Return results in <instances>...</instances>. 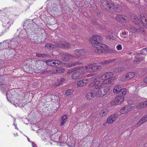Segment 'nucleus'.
Here are the masks:
<instances>
[{
  "label": "nucleus",
  "mask_w": 147,
  "mask_h": 147,
  "mask_svg": "<svg viewBox=\"0 0 147 147\" xmlns=\"http://www.w3.org/2000/svg\"><path fill=\"white\" fill-rule=\"evenodd\" d=\"M18 37H16L13 38L11 40V43L12 42H14L15 43H18Z\"/></svg>",
  "instance_id": "c9c22d12"
},
{
  "label": "nucleus",
  "mask_w": 147,
  "mask_h": 147,
  "mask_svg": "<svg viewBox=\"0 0 147 147\" xmlns=\"http://www.w3.org/2000/svg\"><path fill=\"white\" fill-rule=\"evenodd\" d=\"M119 71H120V72L121 71H123L125 69L123 67H121L119 68Z\"/></svg>",
  "instance_id": "3c124183"
},
{
  "label": "nucleus",
  "mask_w": 147,
  "mask_h": 147,
  "mask_svg": "<svg viewBox=\"0 0 147 147\" xmlns=\"http://www.w3.org/2000/svg\"><path fill=\"white\" fill-rule=\"evenodd\" d=\"M83 50H76L74 52V56L72 55L67 54L64 55L63 59L65 61H67L71 59H74V58H78L80 57L82 54Z\"/></svg>",
  "instance_id": "20e7f679"
},
{
  "label": "nucleus",
  "mask_w": 147,
  "mask_h": 147,
  "mask_svg": "<svg viewBox=\"0 0 147 147\" xmlns=\"http://www.w3.org/2000/svg\"><path fill=\"white\" fill-rule=\"evenodd\" d=\"M65 81V79L64 78H61L58 80V84L57 86L62 84Z\"/></svg>",
  "instance_id": "7c9ffc66"
},
{
  "label": "nucleus",
  "mask_w": 147,
  "mask_h": 147,
  "mask_svg": "<svg viewBox=\"0 0 147 147\" xmlns=\"http://www.w3.org/2000/svg\"><path fill=\"white\" fill-rule=\"evenodd\" d=\"M92 78H94V80H96L97 79H98V77L96 76V77H93Z\"/></svg>",
  "instance_id": "5fc2aeb1"
},
{
  "label": "nucleus",
  "mask_w": 147,
  "mask_h": 147,
  "mask_svg": "<svg viewBox=\"0 0 147 147\" xmlns=\"http://www.w3.org/2000/svg\"><path fill=\"white\" fill-rule=\"evenodd\" d=\"M47 64L50 66L57 67L60 64L61 62L57 60H50L46 61Z\"/></svg>",
  "instance_id": "f8f14e48"
},
{
  "label": "nucleus",
  "mask_w": 147,
  "mask_h": 147,
  "mask_svg": "<svg viewBox=\"0 0 147 147\" xmlns=\"http://www.w3.org/2000/svg\"><path fill=\"white\" fill-rule=\"evenodd\" d=\"M10 51L11 52H12V53H13L12 55H15V53H16V51L13 49H11L10 50ZM11 55H12V54H11Z\"/></svg>",
  "instance_id": "49530a36"
},
{
  "label": "nucleus",
  "mask_w": 147,
  "mask_h": 147,
  "mask_svg": "<svg viewBox=\"0 0 147 147\" xmlns=\"http://www.w3.org/2000/svg\"><path fill=\"white\" fill-rule=\"evenodd\" d=\"M36 56L39 57H42L43 58L46 57L48 56L47 55L40 53H36Z\"/></svg>",
  "instance_id": "c756f323"
},
{
  "label": "nucleus",
  "mask_w": 147,
  "mask_h": 147,
  "mask_svg": "<svg viewBox=\"0 0 147 147\" xmlns=\"http://www.w3.org/2000/svg\"><path fill=\"white\" fill-rule=\"evenodd\" d=\"M89 80L88 79H84L78 81L77 83L78 87H82L86 85Z\"/></svg>",
  "instance_id": "f3484780"
},
{
  "label": "nucleus",
  "mask_w": 147,
  "mask_h": 147,
  "mask_svg": "<svg viewBox=\"0 0 147 147\" xmlns=\"http://www.w3.org/2000/svg\"><path fill=\"white\" fill-rule=\"evenodd\" d=\"M102 6L106 9H112L117 12H120L121 10L122 7L121 5L117 3L112 4L111 3L106 0L102 1Z\"/></svg>",
  "instance_id": "f257e3e1"
},
{
  "label": "nucleus",
  "mask_w": 147,
  "mask_h": 147,
  "mask_svg": "<svg viewBox=\"0 0 147 147\" xmlns=\"http://www.w3.org/2000/svg\"><path fill=\"white\" fill-rule=\"evenodd\" d=\"M143 103L145 107L147 106V101L144 102Z\"/></svg>",
  "instance_id": "864d4df0"
},
{
  "label": "nucleus",
  "mask_w": 147,
  "mask_h": 147,
  "mask_svg": "<svg viewBox=\"0 0 147 147\" xmlns=\"http://www.w3.org/2000/svg\"><path fill=\"white\" fill-rule=\"evenodd\" d=\"M115 19L117 21L119 22H125L127 20V17L122 15H117L115 17Z\"/></svg>",
  "instance_id": "dca6fc26"
},
{
  "label": "nucleus",
  "mask_w": 147,
  "mask_h": 147,
  "mask_svg": "<svg viewBox=\"0 0 147 147\" xmlns=\"http://www.w3.org/2000/svg\"><path fill=\"white\" fill-rule=\"evenodd\" d=\"M95 96L94 91L91 90L88 92L86 95V97L88 100L93 99Z\"/></svg>",
  "instance_id": "6ab92c4d"
},
{
  "label": "nucleus",
  "mask_w": 147,
  "mask_h": 147,
  "mask_svg": "<svg viewBox=\"0 0 147 147\" xmlns=\"http://www.w3.org/2000/svg\"><path fill=\"white\" fill-rule=\"evenodd\" d=\"M102 45H105V46H107V45H105V44H102Z\"/></svg>",
  "instance_id": "0e129e2a"
},
{
  "label": "nucleus",
  "mask_w": 147,
  "mask_h": 147,
  "mask_svg": "<svg viewBox=\"0 0 147 147\" xmlns=\"http://www.w3.org/2000/svg\"><path fill=\"white\" fill-rule=\"evenodd\" d=\"M105 36L107 38L112 39H113V36H112L109 35V34H107Z\"/></svg>",
  "instance_id": "37998d69"
},
{
  "label": "nucleus",
  "mask_w": 147,
  "mask_h": 147,
  "mask_svg": "<svg viewBox=\"0 0 147 147\" xmlns=\"http://www.w3.org/2000/svg\"><path fill=\"white\" fill-rule=\"evenodd\" d=\"M57 67L55 68L56 70V73L61 74L63 73L64 72L65 70L59 67L58 66H57Z\"/></svg>",
  "instance_id": "b1692460"
},
{
  "label": "nucleus",
  "mask_w": 147,
  "mask_h": 147,
  "mask_svg": "<svg viewBox=\"0 0 147 147\" xmlns=\"http://www.w3.org/2000/svg\"><path fill=\"white\" fill-rule=\"evenodd\" d=\"M144 58L143 57H138L137 58H135V59L134 60V63H140L141 61Z\"/></svg>",
  "instance_id": "cd10ccee"
},
{
  "label": "nucleus",
  "mask_w": 147,
  "mask_h": 147,
  "mask_svg": "<svg viewBox=\"0 0 147 147\" xmlns=\"http://www.w3.org/2000/svg\"><path fill=\"white\" fill-rule=\"evenodd\" d=\"M119 68H116L114 70V72L115 73H120Z\"/></svg>",
  "instance_id": "c03bdc74"
},
{
  "label": "nucleus",
  "mask_w": 147,
  "mask_h": 147,
  "mask_svg": "<svg viewBox=\"0 0 147 147\" xmlns=\"http://www.w3.org/2000/svg\"><path fill=\"white\" fill-rule=\"evenodd\" d=\"M147 121V115H145L137 123L138 126H140Z\"/></svg>",
  "instance_id": "412c9836"
},
{
  "label": "nucleus",
  "mask_w": 147,
  "mask_h": 147,
  "mask_svg": "<svg viewBox=\"0 0 147 147\" xmlns=\"http://www.w3.org/2000/svg\"><path fill=\"white\" fill-rule=\"evenodd\" d=\"M131 102V100H129V101H128V102Z\"/></svg>",
  "instance_id": "e2e57ef3"
},
{
  "label": "nucleus",
  "mask_w": 147,
  "mask_h": 147,
  "mask_svg": "<svg viewBox=\"0 0 147 147\" xmlns=\"http://www.w3.org/2000/svg\"><path fill=\"white\" fill-rule=\"evenodd\" d=\"M113 76V74L112 73H107L102 76L100 78H102L104 76L105 79L103 80V83H105L106 84H111L112 82V77Z\"/></svg>",
  "instance_id": "9d476101"
},
{
  "label": "nucleus",
  "mask_w": 147,
  "mask_h": 147,
  "mask_svg": "<svg viewBox=\"0 0 147 147\" xmlns=\"http://www.w3.org/2000/svg\"><path fill=\"white\" fill-rule=\"evenodd\" d=\"M129 30L132 33H135L139 32V30L136 29L135 27H133V26L129 25Z\"/></svg>",
  "instance_id": "a878e982"
},
{
  "label": "nucleus",
  "mask_w": 147,
  "mask_h": 147,
  "mask_svg": "<svg viewBox=\"0 0 147 147\" xmlns=\"http://www.w3.org/2000/svg\"><path fill=\"white\" fill-rule=\"evenodd\" d=\"M124 100L123 96H117L116 97L114 101H112L111 104L113 105H116L120 104L121 102H123Z\"/></svg>",
  "instance_id": "ddd939ff"
},
{
  "label": "nucleus",
  "mask_w": 147,
  "mask_h": 147,
  "mask_svg": "<svg viewBox=\"0 0 147 147\" xmlns=\"http://www.w3.org/2000/svg\"><path fill=\"white\" fill-rule=\"evenodd\" d=\"M92 64L87 65L85 67L83 66H77L74 67L73 70V71L82 69L86 70V72L92 73L93 72V68Z\"/></svg>",
  "instance_id": "423d86ee"
},
{
  "label": "nucleus",
  "mask_w": 147,
  "mask_h": 147,
  "mask_svg": "<svg viewBox=\"0 0 147 147\" xmlns=\"http://www.w3.org/2000/svg\"><path fill=\"white\" fill-rule=\"evenodd\" d=\"M18 36L20 37L23 38L25 37L26 35L25 34L23 33V31H22L20 32Z\"/></svg>",
  "instance_id": "4c0bfd02"
},
{
  "label": "nucleus",
  "mask_w": 147,
  "mask_h": 147,
  "mask_svg": "<svg viewBox=\"0 0 147 147\" xmlns=\"http://www.w3.org/2000/svg\"><path fill=\"white\" fill-rule=\"evenodd\" d=\"M135 75V73L134 72H131L127 73L124 75L122 76L123 80L124 81H126L130 80L133 78Z\"/></svg>",
  "instance_id": "4468645a"
},
{
  "label": "nucleus",
  "mask_w": 147,
  "mask_h": 147,
  "mask_svg": "<svg viewBox=\"0 0 147 147\" xmlns=\"http://www.w3.org/2000/svg\"><path fill=\"white\" fill-rule=\"evenodd\" d=\"M139 17L144 27L147 28V16L146 17L144 13L139 15Z\"/></svg>",
  "instance_id": "2eb2a0df"
},
{
  "label": "nucleus",
  "mask_w": 147,
  "mask_h": 147,
  "mask_svg": "<svg viewBox=\"0 0 147 147\" xmlns=\"http://www.w3.org/2000/svg\"><path fill=\"white\" fill-rule=\"evenodd\" d=\"M4 59V58H3V59L2 58H1V57L0 58V59H2V60H3Z\"/></svg>",
  "instance_id": "052dcab7"
},
{
  "label": "nucleus",
  "mask_w": 147,
  "mask_h": 147,
  "mask_svg": "<svg viewBox=\"0 0 147 147\" xmlns=\"http://www.w3.org/2000/svg\"><path fill=\"white\" fill-rule=\"evenodd\" d=\"M121 36L122 38H126L127 37V35H121Z\"/></svg>",
  "instance_id": "4d7b16f0"
},
{
  "label": "nucleus",
  "mask_w": 147,
  "mask_h": 147,
  "mask_svg": "<svg viewBox=\"0 0 147 147\" xmlns=\"http://www.w3.org/2000/svg\"><path fill=\"white\" fill-rule=\"evenodd\" d=\"M16 119H14V123H13V125L15 126V127L16 129H18L17 128V124L16 123Z\"/></svg>",
  "instance_id": "de8ad7c7"
},
{
  "label": "nucleus",
  "mask_w": 147,
  "mask_h": 147,
  "mask_svg": "<svg viewBox=\"0 0 147 147\" xmlns=\"http://www.w3.org/2000/svg\"><path fill=\"white\" fill-rule=\"evenodd\" d=\"M139 30V32H141L143 34H145V31L144 28L142 27H140L139 29H138Z\"/></svg>",
  "instance_id": "79ce46f5"
},
{
  "label": "nucleus",
  "mask_w": 147,
  "mask_h": 147,
  "mask_svg": "<svg viewBox=\"0 0 147 147\" xmlns=\"http://www.w3.org/2000/svg\"><path fill=\"white\" fill-rule=\"evenodd\" d=\"M32 146L33 147H37V145L35 144H32Z\"/></svg>",
  "instance_id": "13d9d810"
},
{
  "label": "nucleus",
  "mask_w": 147,
  "mask_h": 147,
  "mask_svg": "<svg viewBox=\"0 0 147 147\" xmlns=\"http://www.w3.org/2000/svg\"><path fill=\"white\" fill-rule=\"evenodd\" d=\"M121 88L119 85L115 86L114 88L113 91L115 93H117L120 92Z\"/></svg>",
  "instance_id": "4be33fe9"
},
{
  "label": "nucleus",
  "mask_w": 147,
  "mask_h": 147,
  "mask_svg": "<svg viewBox=\"0 0 147 147\" xmlns=\"http://www.w3.org/2000/svg\"><path fill=\"white\" fill-rule=\"evenodd\" d=\"M73 91L72 90L69 89L66 91L65 94L67 96L70 95L73 93Z\"/></svg>",
  "instance_id": "72a5a7b5"
},
{
  "label": "nucleus",
  "mask_w": 147,
  "mask_h": 147,
  "mask_svg": "<svg viewBox=\"0 0 147 147\" xmlns=\"http://www.w3.org/2000/svg\"><path fill=\"white\" fill-rule=\"evenodd\" d=\"M60 44L62 45L63 46H67L70 45L69 43L65 41H62L60 42Z\"/></svg>",
  "instance_id": "f704fd0d"
},
{
  "label": "nucleus",
  "mask_w": 147,
  "mask_h": 147,
  "mask_svg": "<svg viewBox=\"0 0 147 147\" xmlns=\"http://www.w3.org/2000/svg\"><path fill=\"white\" fill-rule=\"evenodd\" d=\"M29 6H28L27 7V9H29Z\"/></svg>",
  "instance_id": "680f3d73"
},
{
  "label": "nucleus",
  "mask_w": 147,
  "mask_h": 147,
  "mask_svg": "<svg viewBox=\"0 0 147 147\" xmlns=\"http://www.w3.org/2000/svg\"><path fill=\"white\" fill-rule=\"evenodd\" d=\"M116 47L118 50H121L122 49V47Z\"/></svg>",
  "instance_id": "603ef678"
},
{
  "label": "nucleus",
  "mask_w": 147,
  "mask_h": 147,
  "mask_svg": "<svg viewBox=\"0 0 147 147\" xmlns=\"http://www.w3.org/2000/svg\"><path fill=\"white\" fill-rule=\"evenodd\" d=\"M104 81L102 82L99 80L90 83L88 86L89 88L94 87L96 89H99L104 85H107L105 83H103Z\"/></svg>",
  "instance_id": "0eeeda50"
},
{
  "label": "nucleus",
  "mask_w": 147,
  "mask_h": 147,
  "mask_svg": "<svg viewBox=\"0 0 147 147\" xmlns=\"http://www.w3.org/2000/svg\"><path fill=\"white\" fill-rule=\"evenodd\" d=\"M133 22L135 24H138L140 21L138 17L136 15H134L133 17Z\"/></svg>",
  "instance_id": "c85d7f7f"
},
{
  "label": "nucleus",
  "mask_w": 147,
  "mask_h": 147,
  "mask_svg": "<svg viewBox=\"0 0 147 147\" xmlns=\"http://www.w3.org/2000/svg\"><path fill=\"white\" fill-rule=\"evenodd\" d=\"M8 40H5L3 41V42L0 43V45H3V46H6L7 45L6 43L7 44L8 43Z\"/></svg>",
  "instance_id": "ea45409f"
},
{
  "label": "nucleus",
  "mask_w": 147,
  "mask_h": 147,
  "mask_svg": "<svg viewBox=\"0 0 147 147\" xmlns=\"http://www.w3.org/2000/svg\"><path fill=\"white\" fill-rule=\"evenodd\" d=\"M27 38L33 43H38L41 41L40 38L38 36L36 33L30 34L28 35Z\"/></svg>",
  "instance_id": "1a4fd4ad"
},
{
  "label": "nucleus",
  "mask_w": 147,
  "mask_h": 147,
  "mask_svg": "<svg viewBox=\"0 0 147 147\" xmlns=\"http://www.w3.org/2000/svg\"><path fill=\"white\" fill-rule=\"evenodd\" d=\"M102 37L97 35L92 36L89 39L90 42L94 46L102 45L100 41L102 40Z\"/></svg>",
  "instance_id": "39448f33"
},
{
  "label": "nucleus",
  "mask_w": 147,
  "mask_h": 147,
  "mask_svg": "<svg viewBox=\"0 0 147 147\" xmlns=\"http://www.w3.org/2000/svg\"><path fill=\"white\" fill-rule=\"evenodd\" d=\"M86 74L85 71H81L74 73L71 75V78L74 80L80 79Z\"/></svg>",
  "instance_id": "9b49d317"
},
{
  "label": "nucleus",
  "mask_w": 147,
  "mask_h": 147,
  "mask_svg": "<svg viewBox=\"0 0 147 147\" xmlns=\"http://www.w3.org/2000/svg\"><path fill=\"white\" fill-rule=\"evenodd\" d=\"M82 64L81 63L79 62H75L73 63L71 65L69 66V67H70L76 65H80Z\"/></svg>",
  "instance_id": "e433bc0d"
},
{
  "label": "nucleus",
  "mask_w": 147,
  "mask_h": 147,
  "mask_svg": "<svg viewBox=\"0 0 147 147\" xmlns=\"http://www.w3.org/2000/svg\"><path fill=\"white\" fill-rule=\"evenodd\" d=\"M117 118L115 114H113L110 116L107 119V122L108 124L113 123L117 119Z\"/></svg>",
  "instance_id": "aec40b11"
},
{
  "label": "nucleus",
  "mask_w": 147,
  "mask_h": 147,
  "mask_svg": "<svg viewBox=\"0 0 147 147\" xmlns=\"http://www.w3.org/2000/svg\"><path fill=\"white\" fill-rule=\"evenodd\" d=\"M111 61H110V60H108V61L105 60L103 61H102V62H101V63L102 64L106 65V64L109 63L111 62Z\"/></svg>",
  "instance_id": "a19ab883"
},
{
  "label": "nucleus",
  "mask_w": 147,
  "mask_h": 147,
  "mask_svg": "<svg viewBox=\"0 0 147 147\" xmlns=\"http://www.w3.org/2000/svg\"><path fill=\"white\" fill-rule=\"evenodd\" d=\"M108 112V111L106 109H104L102 110L101 111L100 115L102 116H105L107 113Z\"/></svg>",
  "instance_id": "473e14b6"
},
{
  "label": "nucleus",
  "mask_w": 147,
  "mask_h": 147,
  "mask_svg": "<svg viewBox=\"0 0 147 147\" xmlns=\"http://www.w3.org/2000/svg\"><path fill=\"white\" fill-rule=\"evenodd\" d=\"M67 115H64L61 117L62 121L60 123V125L63 126L66 122V119L67 118Z\"/></svg>",
  "instance_id": "393cba45"
},
{
  "label": "nucleus",
  "mask_w": 147,
  "mask_h": 147,
  "mask_svg": "<svg viewBox=\"0 0 147 147\" xmlns=\"http://www.w3.org/2000/svg\"><path fill=\"white\" fill-rule=\"evenodd\" d=\"M55 45L51 44L50 43H47L45 46H55Z\"/></svg>",
  "instance_id": "09e8293b"
},
{
  "label": "nucleus",
  "mask_w": 147,
  "mask_h": 147,
  "mask_svg": "<svg viewBox=\"0 0 147 147\" xmlns=\"http://www.w3.org/2000/svg\"><path fill=\"white\" fill-rule=\"evenodd\" d=\"M117 46H121V45L120 44H118Z\"/></svg>",
  "instance_id": "bf43d9fd"
},
{
  "label": "nucleus",
  "mask_w": 147,
  "mask_h": 147,
  "mask_svg": "<svg viewBox=\"0 0 147 147\" xmlns=\"http://www.w3.org/2000/svg\"><path fill=\"white\" fill-rule=\"evenodd\" d=\"M137 107L138 108H142L145 107V106L144 105L143 102L142 103H140L138 105H137Z\"/></svg>",
  "instance_id": "58836bf2"
},
{
  "label": "nucleus",
  "mask_w": 147,
  "mask_h": 147,
  "mask_svg": "<svg viewBox=\"0 0 147 147\" xmlns=\"http://www.w3.org/2000/svg\"><path fill=\"white\" fill-rule=\"evenodd\" d=\"M93 72L96 71L97 70H100L101 69V66L100 65H94L92 66Z\"/></svg>",
  "instance_id": "bb28decb"
},
{
  "label": "nucleus",
  "mask_w": 147,
  "mask_h": 147,
  "mask_svg": "<svg viewBox=\"0 0 147 147\" xmlns=\"http://www.w3.org/2000/svg\"><path fill=\"white\" fill-rule=\"evenodd\" d=\"M33 24L32 22H30L28 21H26L24 23L23 28L26 30L30 29L33 27Z\"/></svg>",
  "instance_id": "a211bd4d"
},
{
  "label": "nucleus",
  "mask_w": 147,
  "mask_h": 147,
  "mask_svg": "<svg viewBox=\"0 0 147 147\" xmlns=\"http://www.w3.org/2000/svg\"><path fill=\"white\" fill-rule=\"evenodd\" d=\"M127 91V89L125 88H124L122 89H121V90L120 92H121V95H122V96H123L125 95Z\"/></svg>",
  "instance_id": "2f4dec72"
},
{
  "label": "nucleus",
  "mask_w": 147,
  "mask_h": 147,
  "mask_svg": "<svg viewBox=\"0 0 147 147\" xmlns=\"http://www.w3.org/2000/svg\"><path fill=\"white\" fill-rule=\"evenodd\" d=\"M49 47V48H51V47L50 46V47Z\"/></svg>",
  "instance_id": "69168bd1"
},
{
  "label": "nucleus",
  "mask_w": 147,
  "mask_h": 147,
  "mask_svg": "<svg viewBox=\"0 0 147 147\" xmlns=\"http://www.w3.org/2000/svg\"><path fill=\"white\" fill-rule=\"evenodd\" d=\"M129 107V106H125L123 107L120 110V113L122 114H125L128 111V109Z\"/></svg>",
  "instance_id": "5701e85b"
},
{
  "label": "nucleus",
  "mask_w": 147,
  "mask_h": 147,
  "mask_svg": "<svg viewBox=\"0 0 147 147\" xmlns=\"http://www.w3.org/2000/svg\"><path fill=\"white\" fill-rule=\"evenodd\" d=\"M144 82L147 84V77H146L144 80Z\"/></svg>",
  "instance_id": "6e6d98bb"
},
{
  "label": "nucleus",
  "mask_w": 147,
  "mask_h": 147,
  "mask_svg": "<svg viewBox=\"0 0 147 147\" xmlns=\"http://www.w3.org/2000/svg\"><path fill=\"white\" fill-rule=\"evenodd\" d=\"M109 87L105 86L101 87L97 92V96L99 97L105 95L109 91Z\"/></svg>",
  "instance_id": "6e6552de"
},
{
  "label": "nucleus",
  "mask_w": 147,
  "mask_h": 147,
  "mask_svg": "<svg viewBox=\"0 0 147 147\" xmlns=\"http://www.w3.org/2000/svg\"><path fill=\"white\" fill-rule=\"evenodd\" d=\"M11 45H13V44H11Z\"/></svg>",
  "instance_id": "338daca9"
},
{
  "label": "nucleus",
  "mask_w": 147,
  "mask_h": 147,
  "mask_svg": "<svg viewBox=\"0 0 147 147\" xmlns=\"http://www.w3.org/2000/svg\"><path fill=\"white\" fill-rule=\"evenodd\" d=\"M142 53H144V54L147 53V48L143 49L142 50Z\"/></svg>",
  "instance_id": "a18cd8bd"
},
{
  "label": "nucleus",
  "mask_w": 147,
  "mask_h": 147,
  "mask_svg": "<svg viewBox=\"0 0 147 147\" xmlns=\"http://www.w3.org/2000/svg\"><path fill=\"white\" fill-rule=\"evenodd\" d=\"M128 33V32H123L122 33V34L121 35H127V34Z\"/></svg>",
  "instance_id": "8fccbe9b"
},
{
  "label": "nucleus",
  "mask_w": 147,
  "mask_h": 147,
  "mask_svg": "<svg viewBox=\"0 0 147 147\" xmlns=\"http://www.w3.org/2000/svg\"><path fill=\"white\" fill-rule=\"evenodd\" d=\"M0 90L2 93L6 94L7 99L8 101H9V88L8 84L7 85L5 84V81L3 80V77L0 76Z\"/></svg>",
  "instance_id": "f03ea898"
},
{
  "label": "nucleus",
  "mask_w": 147,
  "mask_h": 147,
  "mask_svg": "<svg viewBox=\"0 0 147 147\" xmlns=\"http://www.w3.org/2000/svg\"><path fill=\"white\" fill-rule=\"evenodd\" d=\"M94 48V52L99 54L108 53H116L117 51L113 49H109L108 47H99V48L95 47Z\"/></svg>",
  "instance_id": "7ed1b4c3"
}]
</instances>
